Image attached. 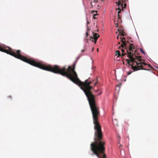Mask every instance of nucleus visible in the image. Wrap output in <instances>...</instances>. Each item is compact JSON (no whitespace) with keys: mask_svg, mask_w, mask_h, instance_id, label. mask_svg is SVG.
Wrapping results in <instances>:
<instances>
[{"mask_svg":"<svg viewBox=\"0 0 158 158\" xmlns=\"http://www.w3.org/2000/svg\"><path fill=\"white\" fill-rule=\"evenodd\" d=\"M92 114L94 124V142L90 144L91 150L93 152L91 154L95 155L98 158H106L105 153V142L103 139L101 127L98 121L100 111L95 100H88Z\"/></svg>","mask_w":158,"mask_h":158,"instance_id":"obj_1","label":"nucleus"},{"mask_svg":"<svg viewBox=\"0 0 158 158\" xmlns=\"http://www.w3.org/2000/svg\"><path fill=\"white\" fill-rule=\"evenodd\" d=\"M127 56L130 60L126 59V60L134 71L140 69L149 70L143 68V65H146L147 64L144 62V60L142 59L141 56L128 54Z\"/></svg>","mask_w":158,"mask_h":158,"instance_id":"obj_2","label":"nucleus"},{"mask_svg":"<svg viewBox=\"0 0 158 158\" xmlns=\"http://www.w3.org/2000/svg\"><path fill=\"white\" fill-rule=\"evenodd\" d=\"M124 0H118V8H116V10H123L127 6L126 4L123 2Z\"/></svg>","mask_w":158,"mask_h":158,"instance_id":"obj_3","label":"nucleus"},{"mask_svg":"<svg viewBox=\"0 0 158 158\" xmlns=\"http://www.w3.org/2000/svg\"><path fill=\"white\" fill-rule=\"evenodd\" d=\"M135 47L134 45L132 44H130L129 46V50H127V54L133 55H135V53L136 52V50L135 51V53H133L134 50L135 49Z\"/></svg>","mask_w":158,"mask_h":158,"instance_id":"obj_4","label":"nucleus"},{"mask_svg":"<svg viewBox=\"0 0 158 158\" xmlns=\"http://www.w3.org/2000/svg\"><path fill=\"white\" fill-rule=\"evenodd\" d=\"M121 41L122 42V44L121 45V46L123 47V48H125L126 49H127L126 48V45H127L128 43L129 44V42L128 41H126V40L124 38L121 37Z\"/></svg>","mask_w":158,"mask_h":158,"instance_id":"obj_5","label":"nucleus"},{"mask_svg":"<svg viewBox=\"0 0 158 158\" xmlns=\"http://www.w3.org/2000/svg\"><path fill=\"white\" fill-rule=\"evenodd\" d=\"M97 10H92L91 11V13L93 14V18L94 19H96L98 18L97 17H96V16L98 15V14L97 13Z\"/></svg>","mask_w":158,"mask_h":158,"instance_id":"obj_6","label":"nucleus"},{"mask_svg":"<svg viewBox=\"0 0 158 158\" xmlns=\"http://www.w3.org/2000/svg\"><path fill=\"white\" fill-rule=\"evenodd\" d=\"M93 36L94 37L93 38L95 39H96L97 40L99 36V35L96 33H94V32H93Z\"/></svg>","mask_w":158,"mask_h":158,"instance_id":"obj_7","label":"nucleus"},{"mask_svg":"<svg viewBox=\"0 0 158 158\" xmlns=\"http://www.w3.org/2000/svg\"><path fill=\"white\" fill-rule=\"evenodd\" d=\"M90 40H91L92 42H94V43L95 44L97 42V40L96 39H95L94 38L90 36Z\"/></svg>","mask_w":158,"mask_h":158,"instance_id":"obj_8","label":"nucleus"},{"mask_svg":"<svg viewBox=\"0 0 158 158\" xmlns=\"http://www.w3.org/2000/svg\"><path fill=\"white\" fill-rule=\"evenodd\" d=\"M115 55H118V56H121V54H120V52L119 51H117L115 52Z\"/></svg>","mask_w":158,"mask_h":158,"instance_id":"obj_9","label":"nucleus"},{"mask_svg":"<svg viewBox=\"0 0 158 158\" xmlns=\"http://www.w3.org/2000/svg\"><path fill=\"white\" fill-rule=\"evenodd\" d=\"M118 31L119 32V34L118 35H121V36H123L124 35L123 34V32L122 33V32H121V30H120V31H119L120 30H118ZM122 31L123 32V31Z\"/></svg>","mask_w":158,"mask_h":158,"instance_id":"obj_10","label":"nucleus"},{"mask_svg":"<svg viewBox=\"0 0 158 158\" xmlns=\"http://www.w3.org/2000/svg\"><path fill=\"white\" fill-rule=\"evenodd\" d=\"M140 50L142 53L144 54H145L144 52L143 51V50L142 49V48H140Z\"/></svg>","mask_w":158,"mask_h":158,"instance_id":"obj_11","label":"nucleus"},{"mask_svg":"<svg viewBox=\"0 0 158 158\" xmlns=\"http://www.w3.org/2000/svg\"><path fill=\"white\" fill-rule=\"evenodd\" d=\"M121 10H119V11H118V18H120V16L119 15V14L121 12Z\"/></svg>","mask_w":158,"mask_h":158,"instance_id":"obj_12","label":"nucleus"},{"mask_svg":"<svg viewBox=\"0 0 158 158\" xmlns=\"http://www.w3.org/2000/svg\"><path fill=\"white\" fill-rule=\"evenodd\" d=\"M98 83V81L97 80L96 81H95V82L94 83V86H95V85H96V84H97Z\"/></svg>","mask_w":158,"mask_h":158,"instance_id":"obj_13","label":"nucleus"},{"mask_svg":"<svg viewBox=\"0 0 158 158\" xmlns=\"http://www.w3.org/2000/svg\"><path fill=\"white\" fill-rule=\"evenodd\" d=\"M126 54L125 53H122L121 55L122 56H124Z\"/></svg>","mask_w":158,"mask_h":158,"instance_id":"obj_14","label":"nucleus"},{"mask_svg":"<svg viewBox=\"0 0 158 158\" xmlns=\"http://www.w3.org/2000/svg\"><path fill=\"white\" fill-rule=\"evenodd\" d=\"M98 2V0H95L94 1V3H97Z\"/></svg>","mask_w":158,"mask_h":158,"instance_id":"obj_15","label":"nucleus"},{"mask_svg":"<svg viewBox=\"0 0 158 158\" xmlns=\"http://www.w3.org/2000/svg\"><path fill=\"white\" fill-rule=\"evenodd\" d=\"M86 37H87V36L89 35V34L88 33V32H86Z\"/></svg>","mask_w":158,"mask_h":158,"instance_id":"obj_16","label":"nucleus"},{"mask_svg":"<svg viewBox=\"0 0 158 158\" xmlns=\"http://www.w3.org/2000/svg\"><path fill=\"white\" fill-rule=\"evenodd\" d=\"M122 53H124L125 50L123 49H122L121 50Z\"/></svg>","mask_w":158,"mask_h":158,"instance_id":"obj_17","label":"nucleus"},{"mask_svg":"<svg viewBox=\"0 0 158 158\" xmlns=\"http://www.w3.org/2000/svg\"><path fill=\"white\" fill-rule=\"evenodd\" d=\"M85 41L87 42V43H88V39H85Z\"/></svg>","mask_w":158,"mask_h":158,"instance_id":"obj_18","label":"nucleus"},{"mask_svg":"<svg viewBox=\"0 0 158 158\" xmlns=\"http://www.w3.org/2000/svg\"><path fill=\"white\" fill-rule=\"evenodd\" d=\"M132 72H131V71L129 72L128 73V74L129 75V74H131Z\"/></svg>","mask_w":158,"mask_h":158,"instance_id":"obj_19","label":"nucleus"},{"mask_svg":"<svg viewBox=\"0 0 158 158\" xmlns=\"http://www.w3.org/2000/svg\"><path fill=\"white\" fill-rule=\"evenodd\" d=\"M116 119H114V120H113L112 121H113V124H114V123H115V122H114V121H116Z\"/></svg>","mask_w":158,"mask_h":158,"instance_id":"obj_20","label":"nucleus"},{"mask_svg":"<svg viewBox=\"0 0 158 158\" xmlns=\"http://www.w3.org/2000/svg\"><path fill=\"white\" fill-rule=\"evenodd\" d=\"M102 93V92L101 91V92L99 94H98L97 95L98 96L99 95H100V94H101Z\"/></svg>","mask_w":158,"mask_h":158,"instance_id":"obj_21","label":"nucleus"},{"mask_svg":"<svg viewBox=\"0 0 158 158\" xmlns=\"http://www.w3.org/2000/svg\"><path fill=\"white\" fill-rule=\"evenodd\" d=\"M99 91V89H98L97 90H95V92H97Z\"/></svg>","mask_w":158,"mask_h":158,"instance_id":"obj_22","label":"nucleus"},{"mask_svg":"<svg viewBox=\"0 0 158 158\" xmlns=\"http://www.w3.org/2000/svg\"><path fill=\"white\" fill-rule=\"evenodd\" d=\"M84 51H85L84 50H81V52H84Z\"/></svg>","mask_w":158,"mask_h":158,"instance_id":"obj_23","label":"nucleus"},{"mask_svg":"<svg viewBox=\"0 0 158 158\" xmlns=\"http://www.w3.org/2000/svg\"><path fill=\"white\" fill-rule=\"evenodd\" d=\"M94 48H92V52H93V51H94Z\"/></svg>","mask_w":158,"mask_h":158,"instance_id":"obj_24","label":"nucleus"},{"mask_svg":"<svg viewBox=\"0 0 158 158\" xmlns=\"http://www.w3.org/2000/svg\"><path fill=\"white\" fill-rule=\"evenodd\" d=\"M148 66L149 67H151V65L150 64H148Z\"/></svg>","mask_w":158,"mask_h":158,"instance_id":"obj_25","label":"nucleus"},{"mask_svg":"<svg viewBox=\"0 0 158 158\" xmlns=\"http://www.w3.org/2000/svg\"><path fill=\"white\" fill-rule=\"evenodd\" d=\"M91 5L93 6V4H92V2H91Z\"/></svg>","mask_w":158,"mask_h":158,"instance_id":"obj_26","label":"nucleus"},{"mask_svg":"<svg viewBox=\"0 0 158 158\" xmlns=\"http://www.w3.org/2000/svg\"><path fill=\"white\" fill-rule=\"evenodd\" d=\"M120 44V42H119L118 43V44Z\"/></svg>","mask_w":158,"mask_h":158,"instance_id":"obj_27","label":"nucleus"},{"mask_svg":"<svg viewBox=\"0 0 158 158\" xmlns=\"http://www.w3.org/2000/svg\"><path fill=\"white\" fill-rule=\"evenodd\" d=\"M98 48H97V51L98 52Z\"/></svg>","mask_w":158,"mask_h":158,"instance_id":"obj_28","label":"nucleus"},{"mask_svg":"<svg viewBox=\"0 0 158 158\" xmlns=\"http://www.w3.org/2000/svg\"><path fill=\"white\" fill-rule=\"evenodd\" d=\"M87 24H89V22L88 21H87Z\"/></svg>","mask_w":158,"mask_h":158,"instance_id":"obj_29","label":"nucleus"},{"mask_svg":"<svg viewBox=\"0 0 158 158\" xmlns=\"http://www.w3.org/2000/svg\"><path fill=\"white\" fill-rule=\"evenodd\" d=\"M118 24H117L116 25V27H118Z\"/></svg>","mask_w":158,"mask_h":158,"instance_id":"obj_30","label":"nucleus"},{"mask_svg":"<svg viewBox=\"0 0 158 158\" xmlns=\"http://www.w3.org/2000/svg\"><path fill=\"white\" fill-rule=\"evenodd\" d=\"M117 39H118V36L117 37Z\"/></svg>","mask_w":158,"mask_h":158,"instance_id":"obj_31","label":"nucleus"},{"mask_svg":"<svg viewBox=\"0 0 158 158\" xmlns=\"http://www.w3.org/2000/svg\"><path fill=\"white\" fill-rule=\"evenodd\" d=\"M9 97L10 98H11V96H9Z\"/></svg>","mask_w":158,"mask_h":158,"instance_id":"obj_32","label":"nucleus"}]
</instances>
